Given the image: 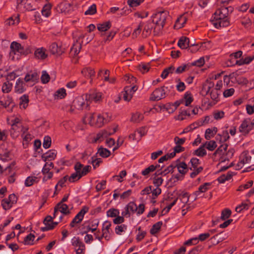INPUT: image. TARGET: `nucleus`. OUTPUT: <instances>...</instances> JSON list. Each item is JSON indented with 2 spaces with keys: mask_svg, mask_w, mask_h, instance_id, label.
<instances>
[{
  "mask_svg": "<svg viewBox=\"0 0 254 254\" xmlns=\"http://www.w3.org/2000/svg\"><path fill=\"white\" fill-rule=\"evenodd\" d=\"M168 15L169 12L167 11H158L153 14L152 22L156 25L153 31L154 35H158L163 29Z\"/></svg>",
  "mask_w": 254,
  "mask_h": 254,
  "instance_id": "nucleus-1",
  "label": "nucleus"
},
{
  "mask_svg": "<svg viewBox=\"0 0 254 254\" xmlns=\"http://www.w3.org/2000/svg\"><path fill=\"white\" fill-rule=\"evenodd\" d=\"M164 86L160 88H157L151 93L149 100L150 101H159L161 99H164L166 96V94L165 91ZM166 88H167L166 87Z\"/></svg>",
  "mask_w": 254,
  "mask_h": 254,
  "instance_id": "nucleus-2",
  "label": "nucleus"
},
{
  "mask_svg": "<svg viewBox=\"0 0 254 254\" xmlns=\"http://www.w3.org/2000/svg\"><path fill=\"white\" fill-rule=\"evenodd\" d=\"M88 210L89 207L88 206H83L80 211L75 215L74 218L71 221L69 224L70 227L73 228L75 226V224L80 223L82 221L85 214L88 212Z\"/></svg>",
  "mask_w": 254,
  "mask_h": 254,
  "instance_id": "nucleus-3",
  "label": "nucleus"
},
{
  "mask_svg": "<svg viewBox=\"0 0 254 254\" xmlns=\"http://www.w3.org/2000/svg\"><path fill=\"white\" fill-rule=\"evenodd\" d=\"M177 168L179 173L184 176L187 173L189 170H192L191 168H189L185 162H180L179 159L175 162V168Z\"/></svg>",
  "mask_w": 254,
  "mask_h": 254,
  "instance_id": "nucleus-4",
  "label": "nucleus"
},
{
  "mask_svg": "<svg viewBox=\"0 0 254 254\" xmlns=\"http://www.w3.org/2000/svg\"><path fill=\"white\" fill-rule=\"evenodd\" d=\"M49 50L52 55L61 56L64 53L65 49L56 42L53 43L49 47Z\"/></svg>",
  "mask_w": 254,
  "mask_h": 254,
  "instance_id": "nucleus-5",
  "label": "nucleus"
},
{
  "mask_svg": "<svg viewBox=\"0 0 254 254\" xmlns=\"http://www.w3.org/2000/svg\"><path fill=\"white\" fill-rule=\"evenodd\" d=\"M213 25L217 29L220 27H226L230 25V21L228 18L222 19L220 17L216 19H213Z\"/></svg>",
  "mask_w": 254,
  "mask_h": 254,
  "instance_id": "nucleus-6",
  "label": "nucleus"
},
{
  "mask_svg": "<svg viewBox=\"0 0 254 254\" xmlns=\"http://www.w3.org/2000/svg\"><path fill=\"white\" fill-rule=\"evenodd\" d=\"M39 78V74L36 71H30L25 75L24 81L26 82L30 81L37 82Z\"/></svg>",
  "mask_w": 254,
  "mask_h": 254,
  "instance_id": "nucleus-7",
  "label": "nucleus"
},
{
  "mask_svg": "<svg viewBox=\"0 0 254 254\" xmlns=\"http://www.w3.org/2000/svg\"><path fill=\"white\" fill-rule=\"evenodd\" d=\"M72 106L77 110H82L84 106L87 108L88 104L87 103L85 106L84 99L81 97H79L76 98L73 100L72 102Z\"/></svg>",
  "mask_w": 254,
  "mask_h": 254,
  "instance_id": "nucleus-8",
  "label": "nucleus"
},
{
  "mask_svg": "<svg viewBox=\"0 0 254 254\" xmlns=\"http://www.w3.org/2000/svg\"><path fill=\"white\" fill-rule=\"evenodd\" d=\"M57 156V151L55 150L52 149L49 150L46 153L42 155V159L46 162V161H52L55 159Z\"/></svg>",
  "mask_w": 254,
  "mask_h": 254,
  "instance_id": "nucleus-9",
  "label": "nucleus"
},
{
  "mask_svg": "<svg viewBox=\"0 0 254 254\" xmlns=\"http://www.w3.org/2000/svg\"><path fill=\"white\" fill-rule=\"evenodd\" d=\"M25 84L22 79L19 78L16 82L14 87L15 92L19 94L24 92L26 90Z\"/></svg>",
  "mask_w": 254,
  "mask_h": 254,
  "instance_id": "nucleus-10",
  "label": "nucleus"
},
{
  "mask_svg": "<svg viewBox=\"0 0 254 254\" xmlns=\"http://www.w3.org/2000/svg\"><path fill=\"white\" fill-rule=\"evenodd\" d=\"M214 15L213 19H216L219 17L222 19L228 18V10H226L225 6H222L220 9L216 10Z\"/></svg>",
  "mask_w": 254,
  "mask_h": 254,
  "instance_id": "nucleus-11",
  "label": "nucleus"
},
{
  "mask_svg": "<svg viewBox=\"0 0 254 254\" xmlns=\"http://www.w3.org/2000/svg\"><path fill=\"white\" fill-rule=\"evenodd\" d=\"M47 57L48 55L46 54V49L43 47L37 49L34 51V57L37 59L43 60Z\"/></svg>",
  "mask_w": 254,
  "mask_h": 254,
  "instance_id": "nucleus-12",
  "label": "nucleus"
},
{
  "mask_svg": "<svg viewBox=\"0 0 254 254\" xmlns=\"http://www.w3.org/2000/svg\"><path fill=\"white\" fill-rule=\"evenodd\" d=\"M77 167L78 166H76L75 165H74V169L75 171V172L72 173L68 178V181L71 183L75 182L82 178L81 176H80V174L79 173L80 165H79V167Z\"/></svg>",
  "mask_w": 254,
  "mask_h": 254,
  "instance_id": "nucleus-13",
  "label": "nucleus"
},
{
  "mask_svg": "<svg viewBox=\"0 0 254 254\" xmlns=\"http://www.w3.org/2000/svg\"><path fill=\"white\" fill-rule=\"evenodd\" d=\"M75 165V166H78L77 167H79V165H80L79 173L81 177L86 176L91 170V166L90 165L84 166L83 165L79 162H77Z\"/></svg>",
  "mask_w": 254,
  "mask_h": 254,
  "instance_id": "nucleus-14",
  "label": "nucleus"
},
{
  "mask_svg": "<svg viewBox=\"0 0 254 254\" xmlns=\"http://www.w3.org/2000/svg\"><path fill=\"white\" fill-rule=\"evenodd\" d=\"M250 119H246L244 120L239 128V131L242 133L244 135H247L249 134L248 127V124L250 123Z\"/></svg>",
  "mask_w": 254,
  "mask_h": 254,
  "instance_id": "nucleus-15",
  "label": "nucleus"
},
{
  "mask_svg": "<svg viewBox=\"0 0 254 254\" xmlns=\"http://www.w3.org/2000/svg\"><path fill=\"white\" fill-rule=\"evenodd\" d=\"M10 48L11 50L10 53H13L14 54H15L16 52L20 54L21 50H23V47L21 45L15 41L11 43Z\"/></svg>",
  "mask_w": 254,
  "mask_h": 254,
  "instance_id": "nucleus-16",
  "label": "nucleus"
},
{
  "mask_svg": "<svg viewBox=\"0 0 254 254\" xmlns=\"http://www.w3.org/2000/svg\"><path fill=\"white\" fill-rule=\"evenodd\" d=\"M187 18L186 17L181 16L178 18L174 26L175 29H180L184 26L186 23Z\"/></svg>",
  "mask_w": 254,
  "mask_h": 254,
  "instance_id": "nucleus-17",
  "label": "nucleus"
},
{
  "mask_svg": "<svg viewBox=\"0 0 254 254\" xmlns=\"http://www.w3.org/2000/svg\"><path fill=\"white\" fill-rule=\"evenodd\" d=\"M102 95L100 93L86 94V100L94 101L95 102L99 101L101 99Z\"/></svg>",
  "mask_w": 254,
  "mask_h": 254,
  "instance_id": "nucleus-18",
  "label": "nucleus"
},
{
  "mask_svg": "<svg viewBox=\"0 0 254 254\" xmlns=\"http://www.w3.org/2000/svg\"><path fill=\"white\" fill-rule=\"evenodd\" d=\"M111 22L108 21L97 24V29L100 32H104L108 30L111 27Z\"/></svg>",
  "mask_w": 254,
  "mask_h": 254,
  "instance_id": "nucleus-19",
  "label": "nucleus"
},
{
  "mask_svg": "<svg viewBox=\"0 0 254 254\" xmlns=\"http://www.w3.org/2000/svg\"><path fill=\"white\" fill-rule=\"evenodd\" d=\"M230 138V136L228 130H223L222 134H218L217 136V139H219V142L224 143L227 141Z\"/></svg>",
  "mask_w": 254,
  "mask_h": 254,
  "instance_id": "nucleus-20",
  "label": "nucleus"
},
{
  "mask_svg": "<svg viewBox=\"0 0 254 254\" xmlns=\"http://www.w3.org/2000/svg\"><path fill=\"white\" fill-rule=\"evenodd\" d=\"M212 183H205L203 185H201L199 187L198 190L197 191L194 192L193 194L195 196H198L200 193L204 192L208 190V187L211 186Z\"/></svg>",
  "mask_w": 254,
  "mask_h": 254,
  "instance_id": "nucleus-21",
  "label": "nucleus"
},
{
  "mask_svg": "<svg viewBox=\"0 0 254 254\" xmlns=\"http://www.w3.org/2000/svg\"><path fill=\"white\" fill-rule=\"evenodd\" d=\"M99 154V155L103 158H107L111 155V151L107 148H104L102 146L99 147L98 149V152L96 153Z\"/></svg>",
  "mask_w": 254,
  "mask_h": 254,
  "instance_id": "nucleus-22",
  "label": "nucleus"
},
{
  "mask_svg": "<svg viewBox=\"0 0 254 254\" xmlns=\"http://www.w3.org/2000/svg\"><path fill=\"white\" fill-rule=\"evenodd\" d=\"M184 102L185 101V106H189L193 101V97L190 91H187L184 95Z\"/></svg>",
  "mask_w": 254,
  "mask_h": 254,
  "instance_id": "nucleus-23",
  "label": "nucleus"
},
{
  "mask_svg": "<svg viewBox=\"0 0 254 254\" xmlns=\"http://www.w3.org/2000/svg\"><path fill=\"white\" fill-rule=\"evenodd\" d=\"M205 147V144H203L201 145L198 149L194 150L193 152V155H196L199 157H204L207 154L206 151L204 148Z\"/></svg>",
  "mask_w": 254,
  "mask_h": 254,
  "instance_id": "nucleus-24",
  "label": "nucleus"
},
{
  "mask_svg": "<svg viewBox=\"0 0 254 254\" xmlns=\"http://www.w3.org/2000/svg\"><path fill=\"white\" fill-rule=\"evenodd\" d=\"M184 177L185 176L182 174L180 175L177 174L176 175H173L172 177L168 180V184L170 182L172 186H174L178 181L183 180Z\"/></svg>",
  "mask_w": 254,
  "mask_h": 254,
  "instance_id": "nucleus-25",
  "label": "nucleus"
},
{
  "mask_svg": "<svg viewBox=\"0 0 254 254\" xmlns=\"http://www.w3.org/2000/svg\"><path fill=\"white\" fill-rule=\"evenodd\" d=\"M163 225L162 221H158V222L154 224L150 230V233L152 235H155L158 233L161 229V227Z\"/></svg>",
  "mask_w": 254,
  "mask_h": 254,
  "instance_id": "nucleus-26",
  "label": "nucleus"
},
{
  "mask_svg": "<svg viewBox=\"0 0 254 254\" xmlns=\"http://www.w3.org/2000/svg\"><path fill=\"white\" fill-rule=\"evenodd\" d=\"M52 8V4L48 3L44 5L42 10V15L46 17H49L51 14V9Z\"/></svg>",
  "mask_w": 254,
  "mask_h": 254,
  "instance_id": "nucleus-27",
  "label": "nucleus"
},
{
  "mask_svg": "<svg viewBox=\"0 0 254 254\" xmlns=\"http://www.w3.org/2000/svg\"><path fill=\"white\" fill-rule=\"evenodd\" d=\"M81 73L84 76L89 77L90 78L94 76L95 74V72L94 69L91 67H86L83 68L81 71Z\"/></svg>",
  "mask_w": 254,
  "mask_h": 254,
  "instance_id": "nucleus-28",
  "label": "nucleus"
},
{
  "mask_svg": "<svg viewBox=\"0 0 254 254\" xmlns=\"http://www.w3.org/2000/svg\"><path fill=\"white\" fill-rule=\"evenodd\" d=\"M175 70V67L173 65H171L168 67L165 68L162 72L161 77L163 79H165L168 76L169 73H172Z\"/></svg>",
  "mask_w": 254,
  "mask_h": 254,
  "instance_id": "nucleus-29",
  "label": "nucleus"
},
{
  "mask_svg": "<svg viewBox=\"0 0 254 254\" xmlns=\"http://www.w3.org/2000/svg\"><path fill=\"white\" fill-rule=\"evenodd\" d=\"M34 235L32 234V233H30L26 237L24 238L23 244L24 245H34V243L33 242L34 241Z\"/></svg>",
  "mask_w": 254,
  "mask_h": 254,
  "instance_id": "nucleus-30",
  "label": "nucleus"
},
{
  "mask_svg": "<svg viewBox=\"0 0 254 254\" xmlns=\"http://www.w3.org/2000/svg\"><path fill=\"white\" fill-rule=\"evenodd\" d=\"M152 27H151L149 23L145 25L142 33V36L143 38H146L149 36L151 33Z\"/></svg>",
  "mask_w": 254,
  "mask_h": 254,
  "instance_id": "nucleus-31",
  "label": "nucleus"
},
{
  "mask_svg": "<svg viewBox=\"0 0 254 254\" xmlns=\"http://www.w3.org/2000/svg\"><path fill=\"white\" fill-rule=\"evenodd\" d=\"M178 199V198H175L174 201L171 203L169 205H168V206H167L166 207H165L162 211L161 212V216H163L167 213H168L170 209H171V208L176 204L177 200Z\"/></svg>",
  "mask_w": 254,
  "mask_h": 254,
  "instance_id": "nucleus-32",
  "label": "nucleus"
},
{
  "mask_svg": "<svg viewBox=\"0 0 254 254\" xmlns=\"http://www.w3.org/2000/svg\"><path fill=\"white\" fill-rule=\"evenodd\" d=\"M54 165L53 163L50 162V163H48V162H46L45 164L44 165L42 172L43 175H46L47 173H50V170L51 168H54Z\"/></svg>",
  "mask_w": 254,
  "mask_h": 254,
  "instance_id": "nucleus-33",
  "label": "nucleus"
},
{
  "mask_svg": "<svg viewBox=\"0 0 254 254\" xmlns=\"http://www.w3.org/2000/svg\"><path fill=\"white\" fill-rule=\"evenodd\" d=\"M144 0H127V3L130 7H134L139 6Z\"/></svg>",
  "mask_w": 254,
  "mask_h": 254,
  "instance_id": "nucleus-34",
  "label": "nucleus"
},
{
  "mask_svg": "<svg viewBox=\"0 0 254 254\" xmlns=\"http://www.w3.org/2000/svg\"><path fill=\"white\" fill-rule=\"evenodd\" d=\"M120 214V211L118 209L111 208L107 211V215L108 217H116Z\"/></svg>",
  "mask_w": 254,
  "mask_h": 254,
  "instance_id": "nucleus-35",
  "label": "nucleus"
},
{
  "mask_svg": "<svg viewBox=\"0 0 254 254\" xmlns=\"http://www.w3.org/2000/svg\"><path fill=\"white\" fill-rule=\"evenodd\" d=\"M202 43L199 44L192 43L190 44V48H189L188 50L191 53H196L199 50L202 45Z\"/></svg>",
  "mask_w": 254,
  "mask_h": 254,
  "instance_id": "nucleus-36",
  "label": "nucleus"
},
{
  "mask_svg": "<svg viewBox=\"0 0 254 254\" xmlns=\"http://www.w3.org/2000/svg\"><path fill=\"white\" fill-rule=\"evenodd\" d=\"M232 82L237 83L238 84L241 85H247L249 83V81L247 78L243 76L239 77V76L236 78L235 81H232Z\"/></svg>",
  "mask_w": 254,
  "mask_h": 254,
  "instance_id": "nucleus-37",
  "label": "nucleus"
},
{
  "mask_svg": "<svg viewBox=\"0 0 254 254\" xmlns=\"http://www.w3.org/2000/svg\"><path fill=\"white\" fill-rule=\"evenodd\" d=\"M231 210L228 208H225L221 212V219L222 220H225L228 219L231 215Z\"/></svg>",
  "mask_w": 254,
  "mask_h": 254,
  "instance_id": "nucleus-38",
  "label": "nucleus"
},
{
  "mask_svg": "<svg viewBox=\"0 0 254 254\" xmlns=\"http://www.w3.org/2000/svg\"><path fill=\"white\" fill-rule=\"evenodd\" d=\"M1 206L4 210H7L12 207V205L8 199L4 198L1 200Z\"/></svg>",
  "mask_w": 254,
  "mask_h": 254,
  "instance_id": "nucleus-39",
  "label": "nucleus"
},
{
  "mask_svg": "<svg viewBox=\"0 0 254 254\" xmlns=\"http://www.w3.org/2000/svg\"><path fill=\"white\" fill-rule=\"evenodd\" d=\"M12 87V84L11 83H9V81H7L4 82L2 86V91L3 93H9Z\"/></svg>",
  "mask_w": 254,
  "mask_h": 254,
  "instance_id": "nucleus-40",
  "label": "nucleus"
},
{
  "mask_svg": "<svg viewBox=\"0 0 254 254\" xmlns=\"http://www.w3.org/2000/svg\"><path fill=\"white\" fill-rule=\"evenodd\" d=\"M174 169H175V162H173L171 165L163 170L164 176L167 175L169 173L172 174L174 171Z\"/></svg>",
  "mask_w": 254,
  "mask_h": 254,
  "instance_id": "nucleus-41",
  "label": "nucleus"
},
{
  "mask_svg": "<svg viewBox=\"0 0 254 254\" xmlns=\"http://www.w3.org/2000/svg\"><path fill=\"white\" fill-rule=\"evenodd\" d=\"M75 46H76L75 45H73L70 49V53L72 56L73 55V56L77 55L79 54L80 49H81V44H80L79 46L76 47Z\"/></svg>",
  "mask_w": 254,
  "mask_h": 254,
  "instance_id": "nucleus-42",
  "label": "nucleus"
},
{
  "mask_svg": "<svg viewBox=\"0 0 254 254\" xmlns=\"http://www.w3.org/2000/svg\"><path fill=\"white\" fill-rule=\"evenodd\" d=\"M66 95L65 89L64 88H61L58 90L55 93V96H57L60 99L64 98Z\"/></svg>",
  "mask_w": 254,
  "mask_h": 254,
  "instance_id": "nucleus-43",
  "label": "nucleus"
},
{
  "mask_svg": "<svg viewBox=\"0 0 254 254\" xmlns=\"http://www.w3.org/2000/svg\"><path fill=\"white\" fill-rule=\"evenodd\" d=\"M104 121L105 119L103 116L101 115H98L95 124L97 127H101L104 125Z\"/></svg>",
  "mask_w": 254,
  "mask_h": 254,
  "instance_id": "nucleus-44",
  "label": "nucleus"
},
{
  "mask_svg": "<svg viewBox=\"0 0 254 254\" xmlns=\"http://www.w3.org/2000/svg\"><path fill=\"white\" fill-rule=\"evenodd\" d=\"M127 229V226L125 224H122L121 225H117L115 229L116 234L120 235L123 232L125 231Z\"/></svg>",
  "mask_w": 254,
  "mask_h": 254,
  "instance_id": "nucleus-45",
  "label": "nucleus"
},
{
  "mask_svg": "<svg viewBox=\"0 0 254 254\" xmlns=\"http://www.w3.org/2000/svg\"><path fill=\"white\" fill-rule=\"evenodd\" d=\"M99 233L100 231L98 230V231L94 233V235L95 236L96 239H98L100 241H101L103 238H105V239L107 241H109L110 239V236L105 235V234L107 233L106 232H103V234L101 236H99Z\"/></svg>",
  "mask_w": 254,
  "mask_h": 254,
  "instance_id": "nucleus-46",
  "label": "nucleus"
},
{
  "mask_svg": "<svg viewBox=\"0 0 254 254\" xmlns=\"http://www.w3.org/2000/svg\"><path fill=\"white\" fill-rule=\"evenodd\" d=\"M205 145L207 144L206 148L209 151H213L216 147L217 144L214 140H210L209 142L206 141Z\"/></svg>",
  "mask_w": 254,
  "mask_h": 254,
  "instance_id": "nucleus-47",
  "label": "nucleus"
},
{
  "mask_svg": "<svg viewBox=\"0 0 254 254\" xmlns=\"http://www.w3.org/2000/svg\"><path fill=\"white\" fill-rule=\"evenodd\" d=\"M210 95L212 100L215 101L216 103L219 101V96L220 94L218 92V90L215 89L212 90L210 92Z\"/></svg>",
  "mask_w": 254,
  "mask_h": 254,
  "instance_id": "nucleus-48",
  "label": "nucleus"
},
{
  "mask_svg": "<svg viewBox=\"0 0 254 254\" xmlns=\"http://www.w3.org/2000/svg\"><path fill=\"white\" fill-rule=\"evenodd\" d=\"M51 145V138L49 135L45 136L44 138L43 146L45 149H48Z\"/></svg>",
  "mask_w": 254,
  "mask_h": 254,
  "instance_id": "nucleus-49",
  "label": "nucleus"
},
{
  "mask_svg": "<svg viewBox=\"0 0 254 254\" xmlns=\"http://www.w3.org/2000/svg\"><path fill=\"white\" fill-rule=\"evenodd\" d=\"M50 79V76L49 74L46 71L44 70L42 71V74L41 77V82L43 84L47 83L49 82Z\"/></svg>",
  "mask_w": 254,
  "mask_h": 254,
  "instance_id": "nucleus-50",
  "label": "nucleus"
},
{
  "mask_svg": "<svg viewBox=\"0 0 254 254\" xmlns=\"http://www.w3.org/2000/svg\"><path fill=\"white\" fill-rule=\"evenodd\" d=\"M97 12L96 5L92 4L88 9L85 12V15H93Z\"/></svg>",
  "mask_w": 254,
  "mask_h": 254,
  "instance_id": "nucleus-51",
  "label": "nucleus"
},
{
  "mask_svg": "<svg viewBox=\"0 0 254 254\" xmlns=\"http://www.w3.org/2000/svg\"><path fill=\"white\" fill-rule=\"evenodd\" d=\"M144 25V23L142 22H140L137 27L134 29L132 33V36L133 38H136L137 36L140 33L142 28Z\"/></svg>",
  "mask_w": 254,
  "mask_h": 254,
  "instance_id": "nucleus-52",
  "label": "nucleus"
},
{
  "mask_svg": "<svg viewBox=\"0 0 254 254\" xmlns=\"http://www.w3.org/2000/svg\"><path fill=\"white\" fill-rule=\"evenodd\" d=\"M187 39V37H181L178 42V46L182 49H187V47H186V42Z\"/></svg>",
  "mask_w": 254,
  "mask_h": 254,
  "instance_id": "nucleus-53",
  "label": "nucleus"
},
{
  "mask_svg": "<svg viewBox=\"0 0 254 254\" xmlns=\"http://www.w3.org/2000/svg\"><path fill=\"white\" fill-rule=\"evenodd\" d=\"M20 104H23V108H26L28 106V103L29 101V96L27 95L24 94L20 97Z\"/></svg>",
  "mask_w": 254,
  "mask_h": 254,
  "instance_id": "nucleus-54",
  "label": "nucleus"
},
{
  "mask_svg": "<svg viewBox=\"0 0 254 254\" xmlns=\"http://www.w3.org/2000/svg\"><path fill=\"white\" fill-rule=\"evenodd\" d=\"M155 171V167L154 165H151L148 167L141 172V174L143 176H146L148 175L151 172H153Z\"/></svg>",
  "mask_w": 254,
  "mask_h": 254,
  "instance_id": "nucleus-55",
  "label": "nucleus"
},
{
  "mask_svg": "<svg viewBox=\"0 0 254 254\" xmlns=\"http://www.w3.org/2000/svg\"><path fill=\"white\" fill-rule=\"evenodd\" d=\"M60 211L64 215H67L70 213L68 205L64 203H62Z\"/></svg>",
  "mask_w": 254,
  "mask_h": 254,
  "instance_id": "nucleus-56",
  "label": "nucleus"
},
{
  "mask_svg": "<svg viewBox=\"0 0 254 254\" xmlns=\"http://www.w3.org/2000/svg\"><path fill=\"white\" fill-rule=\"evenodd\" d=\"M143 118V117L142 115L140 113H136L132 115L130 121L133 122H138L141 120Z\"/></svg>",
  "mask_w": 254,
  "mask_h": 254,
  "instance_id": "nucleus-57",
  "label": "nucleus"
},
{
  "mask_svg": "<svg viewBox=\"0 0 254 254\" xmlns=\"http://www.w3.org/2000/svg\"><path fill=\"white\" fill-rule=\"evenodd\" d=\"M128 208V210L131 211L132 213H134L137 210V207L133 201L129 202L126 206Z\"/></svg>",
  "mask_w": 254,
  "mask_h": 254,
  "instance_id": "nucleus-58",
  "label": "nucleus"
},
{
  "mask_svg": "<svg viewBox=\"0 0 254 254\" xmlns=\"http://www.w3.org/2000/svg\"><path fill=\"white\" fill-rule=\"evenodd\" d=\"M163 182V179L161 177H154L153 178V183L156 187V188H159L160 186L162 185Z\"/></svg>",
  "mask_w": 254,
  "mask_h": 254,
  "instance_id": "nucleus-59",
  "label": "nucleus"
},
{
  "mask_svg": "<svg viewBox=\"0 0 254 254\" xmlns=\"http://www.w3.org/2000/svg\"><path fill=\"white\" fill-rule=\"evenodd\" d=\"M0 159L3 161H7L10 159V151H6L3 153H0Z\"/></svg>",
  "mask_w": 254,
  "mask_h": 254,
  "instance_id": "nucleus-60",
  "label": "nucleus"
},
{
  "mask_svg": "<svg viewBox=\"0 0 254 254\" xmlns=\"http://www.w3.org/2000/svg\"><path fill=\"white\" fill-rule=\"evenodd\" d=\"M190 163L191 165V168L196 169L198 165L200 164L199 160L196 157H192L190 160Z\"/></svg>",
  "mask_w": 254,
  "mask_h": 254,
  "instance_id": "nucleus-61",
  "label": "nucleus"
},
{
  "mask_svg": "<svg viewBox=\"0 0 254 254\" xmlns=\"http://www.w3.org/2000/svg\"><path fill=\"white\" fill-rule=\"evenodd\" d=\"M148 64H141L138 65V69L143 73L149 71L150 67L148 66Z\"/></svg>",
  "mask_w": 254,
  "mask_h": 254,
  "instance_id": "nucleus-62",
  "label": "nucleus"
},
{
  "mask_svg": "<svg viewBox=\"0 0 254 254\" xmlns=\"http://www.w3.org/2000/svg\"><path fill=\"white\" fill-rule=\"evenodd\" d=\"M34 50V48L31 47H27L26 48L24 49L23 47V50H21L20 54L24 56H27L29 54H31Z\"/></svg>",
  "mask_w": 254,
  "mask_h": 254,
  "instance_id": "nucleus-63",
  "label": "nucleus"
},
{
  "mask_svg": "<svg viewBox=\"0 0 254 254\" xmlns=\"http://www.w3.org/2000/svg\"><path fill=\"white\" fill-rule=\"evenodd\" d=\"M74 238L75 239V240H73V241L72 242V245L73 246L83 248L85 247V245L83 244L82 242H81L79 240V238H75L74 237Z\"/></svg>",
  "mask_w": 254,
  "mask_h": 254,
  "instance_id": "nucleus-64",
  "label": "nucleus"
}]
</instances>
